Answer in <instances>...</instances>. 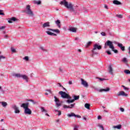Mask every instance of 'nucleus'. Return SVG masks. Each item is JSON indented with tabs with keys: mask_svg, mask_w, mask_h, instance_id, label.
I'll use <instances>...</instances> for the list:
<instances>
[{
	"mask_svg": "<svg viewBox=\"0 0 130 130\" xmlns=\"http://www.w3.org/2000/svg\"><path fill=\"white\" fill-rule=\"evenodd\" d=\"M75 40H76V41L79 40V38H75Z\"/></svg>",
	"mask_w": 130,
	"mask_h": 130,
	"instance_id": "58",
	"label": "nucleus"
},
{
	"mask_svg": "<svg viewBox=\"0 0 130 130\" xmlns=\"http://www.w3.org/2000/svg\"><path fill=\"white\" fill-rule=\"evenodd\" d=\"M99 80H100V81H105V79L104 78H98Z\"/></svg>",
	"mask_w": 130,
	"mask_h": 130,
	"instance_id": "47",
	"label": "nucleus"
},
{
	"mask_svg": "<svg viewBox=\"0 0 130 130\" xmlns=\"http://www.w3.org/2000/svg\"><path fill=\"white\" fill-rule=\"evenodd\" d=\"M102 49V46L101 45H99V44H95L93 46V48L92 50V52L93 54H98V53L95 52L94 50H96L98 49V50H100Z\"/></svg>",
	"mask_w": 130,
	"mask_h": 130,
	"instance_id": "6",
	"label": "nucleus"
},
{
	"mask_svg": "<svg viewBox=\"0 0 130 130\" xmlns=\"http://www.w3.org/2000/svg\"><path fill=\"white\" fill-rule=\"evenodd\" d=\"M81 84L85 88H88V87H89V84H88V83L87 82V81L84 80V79H81Z\"/></svg>",
	"mask_w": 130,
	"mask_h": 130,
	"instance_id": "12",
	"label": "nucleus"
},
{
	"mask_svg": "<svg viewBox=\"0 0 130 130\" xmlns=\"http://www.w3.org/2000/svg\"><path fill=\"white\" fill-rule=\"evenodd\" d=\"M59 94L63 99H68V100H71L72 99V97L64 91H60L59 92Z\"/></svg>",
	"mask_w": 130,
	"mask_h": 130,
	"instance_id": "4",
	"label": "nucleus"
},
{
	"mask_svg": "<svg viewBox=\"0 0 130 130\" xmlns=\"http://www.w3.org/2000/svg\"><path fill=\"white\" fill-rule=\"evenodd\" d=\"M78 51H79V52H82V50H81V49H78Z\"/></svg>",
	"mask_w": 130,
	"mask_h": 130,
	"instance_id": "59",
	"label": "nucleus"
},
{
	"mask_svg": "<svg viewBox=\"0 0 130 130\" xmlns=\"http://www.w3.org/2000/svg\"><path fill=\"white\" fill-rule=\"evenodd\" d=\"M56 122H59V119H57L56 120Z\"/></svg>",
	"mask_w": 130,
	"mask_h": 130,
	"instance_id": "60",
	"label": "nucleus"
},
{
	"mask_svg": "<svg viewBox=\"0 0 130 130\" xmlns=\"http://www.w3.org/2000/svg\"><path fill=\"white\" fill-rule=\"evenodd\" d=\"M58 85H59V87H61V88H63V86L60 83H58Z\"/></svg>",
	"mask_w": 130,
	"mask_h": 130,
	"instance_id": "53",
	"label": "nucleus"
},
{
	"mask_svg": "<svg viewBox=\"0 0 130 130\" xmlns=\"http://www.w3.org/2000/svg\"><path fill=\"white\" fill-rule=\"evenodd\" d=\"M12 21H13V22L17 21V18H16L15 17L11 18L10 20H8V23H13Z\"/></svg>",
	"mask_w": 130,
	"mask_h": 130,
	"instance_id": "20",
	"label": "nucleus"
},
{
	"mask_svg": "<svg viewBox=\"0 0 130 130\" xmlns=\"http://www.w3.org/2000/svg\"><path fill=\"white\" fill-rule=\"evenodd\" d=\"M25 13L27 14V15H28L30 17H33L34 16V13H33V11L31 10V7L30 5H27L26 6V8L25 9Z\"/></svg>",
	"mask_w": 130,
	"mask_h": 130,
	"instance_id": "5",
	"label": "nucleus"
},
{
	"mask_svg": "<svg viewBox=\"0 0 130 130\" xmlns=\"http://www.w3.org/2000/svg\"><path fill=\"white\" fill-rule=\"evenodd\" d=\"M84 107H85V108H87V109H90V104L88 103L85 104L84 105Z\"/></svg>",
	"mask_w": 130,
	"mask_h": 130,
	"instance_id": "29",
	"label": "nucleus"
},
{
	"mask_svg": "<svg viewBox=\"0 0 130 130\" xmlns=\"http://www.w3.org/2000/svg\"><path fill=\"white\" fill-rule=\"evenodd\" d=\"M75 115L76 114L74 113H71L70 114H68L67 116L68 117H75Z\"/></svg>",
	"mask_w": 130,
	"mask_h": 130,
	"instance_id": "25",
	"label": "nucleus"
},
{
	"mask_svg": "<svg viewBox=\"0 0 130 130\" xmlns=\"http://www.w3.org/2000/svg\"><path fill=\"white\" fill-rule=\"evenodd\" d=\"M12 76L13 77H15V78H22L23 80H24V81H25L26 83H28V82H29V77H28V76H27V75H23L20 73H13L12 74Z\"/></svg>",
	"mask_w": 130,
	"mask_h": 130,
	"instance_id": "2",
	"label": "nucleus"
},
{
	"mask_svg": "<svg viewBox=\"0 0 130 130\" xmlns=\"http://www.w3.org/2000/svg\"><path fill=\"white\" fill-rule=\"evenodd\" d=\"M79 99H80V96H79V95H74L73 100H67V101H66V102L67 103H68V104H70V103H74V102H75V100H79Z\"/></svg>",
	"mask_w": 130,
	"mask_h": 130,
	"instance_id": "7",
	"label": "nucleus"
},
{
	"mask_svg": "<svg viewBox=\"0 0 130 130\" xmlns=\"http://www.w3.org/2000/svg\"><path fill=\"white\" fill-rule=\"evenodd\" d=\"M99 127H100V128H102V130H104V127H103V125H99Z\"/></svg>",
	"mask_w": 130,
	"mask_h": 130,
	"instance_id": "49",
	"label": "nucleus"
},
{
	"mask_svg": "<svg viewBox=\"0 0 130 130\" xmlns=\"http://www.w3.org/2000/svg\"><path fill=\"white\" fill-rule=\"evenodd\" d=\"M68 84H69V85H72V84H73V81H69Z\"/></svg>",
	"mask_w": 130,
	"mask_h": 130,
	"instance_id": "51",
	"label": "nucleus"
},
{
	"mask_svg": "<svg viewBox=\"0 0 130 130\" xmlns=\"http://www.w3.org/2000/svg\"><path fill=\"white\" fill-rule=\"evenodd\" d=\"M60 5H64V7H66V8L67 9H69L71 12H73L74 15L77 14V11L75 10V9H74V5H73V4H69L68 2L64 0L63 1H61L60 2Z\"/></svg>",
	"mask_w": 130,
	"mask_h": 130,
	"instance_id": "1",
	"label": "nucleus"
},
{
	"mask_svg": "<svg viewBox=\"0 0 130 130\" xmlns=\"http://www.w3.org/2000/svg\"><path fill=\"white\" fill-rule=\"evenodd\" d=\"M113 70L112 69V67H111V65H110L109 67V73L111 75H113Z\"/></svg>",
	"mask_w": 130,
	"mask_h": 130,
	"instance_id": "21",
	"label": "nucleus"
},
{
	"mask_svg": "<svg viewBox=\"0 0 130 130\" xmlns=\"http://www.w3.org/2000/svg\"><path fill=\"white\" fill-rule=\"evenodd\" d=\"M113 4H114V5H121V3H120V2L117 0H114L113 2Z\"/></svg>",
	"mask_w": 130,
	"mask_h": 130,
	"instance_id": "24",
	"label": "nucleus"
},
{
	"mask_svg": "<svg viewBox=\"0 0 130 130\" xmlns=\"http://www.w3.org/2000/svg\"><path fill=\"white\" fill-rule=\"evenodd\" d=\"M25 114H28V115H31L32 114V111L29 108H27L24 110Z\"/></svg>",
	"mask_w": 130,
	"mask_h": 130,
	"instance_id": "13",
	"label": "nucleus"
},
{
	"mask_svg": "<svg viewBox=\"0 0 130 130\" xmlns=\"http://www.w3.org/2000/svg\"><path fill=\"white\" fill-rule=\"evenodd\" d=\"M75 105H76V104H72L70 106H67L64 105L63 107V108H69L71 109L72 108H74V107H75Z\"/></svg>",
	"mask_w": 130,
	"mask_h": 130,
	"instance_id": "16",
	"label": "nucleus"
},
{
	"mask_svg": "<svg viewBox=\"0 0 130 130\" xmlns=\"http://www.w3.org/2000/svg\"><path fill=\"white\" fill-rule=\"evenodd\" d=\"M128 49L129 50V53H130V47H128Z\"/></svg>",
	"mask_w": 130,
	"mask_h": 130,
	"instance_id": "64",
	"label": "nucleus"
},
{
	"mask_svg": "<svg viewBox=\"0 0 130 130\" xmlns=\"http://www.w3.org/2000/svg\"><path fill=\"white\" fill-rule=\"evenodd\" d=\"M45 115H46L47 116H49V115L48 113H46Z\"/></svg>",
	"mask_w": 130,
	"mask_h": 130,
	"instance_id": "62",
	"label": "nucleus"
},
{
	"mask_svg": "<svg viewBox=\"0 0 130 130\" xmlns=\"http://www.w3.org/2000/svg\"><path fill=\"white\" fill-rule=\"evenodd\" d=\"M20 106L21 107H22L23 108H24L25 110L26 108H28V106H29V103H23L21 104Z\"/></svg>",
	"mask_w": 130,
	"mask_h": 130,
	"instance_id": "17",
	"label": "nucleus"
},
{
	"mask_svg": "<svg viewBox=\"0 0 130 130\" xmlns=\"http://www.w3.org/2000/svg\"><path fill=\"white\" fill-rule=\"evenodd\" d=\"M54 102L56 104V107H59V106H61V104L60 103V102L59 101V99L57 98V97L54 96Z\"/></svg>",
	"mask_w": 130,
	"mask_h": 130,
	"instance_id": "8",
	"label": "nucleus"
},
{
	"mask_svg": "<svg viewBox=\"0 0 130 130\" xmlns=\"http://www.w3.org/2000/svg\"><path fill=\"white\" fill-rule=\"evenodd\" d=\"M24 59H25V60H26V61H28V60H29V57L25 56Z\"/></svg>",
	"mask_w": 130,
	"mask_h": 130,
	"instance_id": "41",
	"label": "nucleus"
},
{
	"mask_svg": "<svg viewBox=\"0 0 130 130\" xmlns=\"http://www.w3.org/2000/svg\"><path fill=\"white\" fill-rule=\"evenodd\" d=\"M116 17H117V18H118L119 19H122V15L121 14H116Z\"/></svg>",
	"mask_w": 130,
	"mask_h": 130,
	"instance_id": "31",
	"label": "nucleus"
},
{
	"mask_svg": "<svg viewBox=\"0 0 130 130\" xmlns=\"http://www.w3.org/2000/svg\"><path fill=\"white\" fill-rule=\"evenodd\" d=\"M13 109L15 110V113H19L20 112V110H19V108L17 107V106L13 105L12 106Z\"/></svg>",
	"mask_w": 130,
	"mask_h": 130,
	"instance_id": "15",
	"label": "nucleus"
},
{
	"mask_svg": "<svg viewBox=\"0 0 130 130\" xmlns=\"http://www.w3.org/2000/svg\"><path fill=\"white\" fill-rule=\"evenodd\" d=\"M28 101H29L30 102H32V103H33V104H37V102L34 101V100H29Z\"/></svg>",
	"mask_w": 130,
	"mask_h": 130,
	"instance_id": "34",
	"label": "nucleus"
},
{
	"mask_svg": "<svg viewBox=\"0 0 130 130\" xmlns=\"http://www.w3.org/2000/svg\"><path fill=\"white\" fill-rule=\"evenodd\" d=\"M105 9H108V6H107V5H105Z\"/></svg>",
	"mask_w": 130,
	"mask_h": 130,
	"instance_id": "56",
	"label": "nucleus"
},
{
	"mask_svg": "<svg viewBox=\"0 0 130 130\" xmlns=\"http://www.w3.org/2000/svg\"><path fill=\"white\" fill-rule=\"evenodd\" d=\"M124 72V73H125V74H126L127 75H128V74H130V71H129V70H125Z\"/></svg>",
	"mask_w": 130,
	"mask_h": 130,
	"instance_id": "33",
	"label": "nucleus"
},
{
	"mask_svg": "<svg viewBox=\"0 0 130 130\" xmlns=\"http://www.w3.org/2000/svg\"><path fill=\"white\" fill-rule=\"evenodd\" d=\"M116 44H117L118 47H119V48H120L122 51H124V50H125V47L123 46V45H122V44L116 43Z\"/></svg>",
	"mask_w": 130,
	"mask_h": 130,
	"instance_id": "10",
	"label": "nucleus"
},
{
	"mask_svg": "<svg viewBox=\"0 0 130 130\" xmlns=\"http://www.w3.org/2000/svg\"><path fill=\"white\" fill-rule=\"evenodd\" d=\"M102 118L100 116H98V119H101Z\"/></svg>",
	"mask_w": 130,
	"mask_h": 130,
	"instance_id": "54",
	"label": "nucleus"
},
{
	"mask_svg": "<svg viewBox=\"0 0 130 130\" xmlns=\"http://www.w3.org/2000/svg\"><path fill=\"white\" fill-rule=\"evenodd\" d=\"M69 30L71 32H73L74 33H76V32H77V29H76L75 27H71L69 29Z\"/></svg>",
	"mask_w": 130,
	"mask_h": 130,
	"instance_id": "23",
	"label": "nucleus"
},
{
	"mask_svg": "<svg viewBox=\"0 0 130 130\" xmlns=\"http://www.w3.org/2000/svg\"><path fill=\"white\" fill-rule=\"evenodd\" d=\"M117 95V96H122V97H127V94L123 91H119Z\"/></svg>",
	"mask_w": 130,
	"mask_h": 130,
	"instance_id": "11",
	"label": "nucleus"
},
{
	"mask_svg": "<svg viewBox=\"0 0 130 130\" xmlns=\"http://www.w3.org/2000/svg\"><path fill=\"white\" fill-rule=\"evenodd\" d=\"M0 104H2L3 107H7L8 106V103L5 102H0Z\"/></svg>",
	"mask_w": 130,
	"mask_h": 130,
	"instance_id": "22",
	"label": "nucleus"
},
{
	"mask_svg": "<svg viewBox=\"0 0 130 130\" xmlns=\"http://www.w3.org/2000/svg\"><path fill=\"white\" fill-rule=\"evenodd\" d=\"M48 30L46 31V33L48 34V35H50V36H56V34L52 32H55V33H57L59 34L60 33V31L58 29H53L51 28L47 29Z\"/></svg>",
	"mask_w": 130,
	"mask_h": 130,
	"instance_id": "3",
	"label": "nucleus"
},
{
	"mask_svg": "<svg viewBox=\"0 0 130 130\" xmlns=\"http://www.w3.org/2000/svg\"><path fill=\"white\" fill-rule=\"evenodd\" d=\"M83 119H84V120H87V118L85 117H83Z\"/></svg>",
	"mask_w": 130,
	"mask_h": 130,
	"instance_id": "57",
	"label": "nucleus"
},
{
	"mask_svg": "<svg viewBox=\"0 0 130 130\" xmlns=\"http://www.w3.org/2000/svg\"><path fill=\"white\" fill-rule=\"evenodd\" d=\"M121 87L122 88H123V89H124V90H125V91H128L129 90V88L125 87V86H124V85H122Z\"/></svg>",
	"mask_w": 130,
	"mask_h": 130,
	"instance_id": "30",
	"label": "nucleus"
},
{
	"mask_svg": "<svg viewBox=\"0 0 130 130\" xmlns=\"http://www.w3.org/2000/svg\"><path fill=\"white\" fill-rule=\"evenodd\" d=\"M34 4H35V5H41V1H34L33 2Z\"/></svg>",
	"mask_w": 130,
	"mask_h": 130,
	"instance_id": "28",
	"label": "nucleus"
},
{
	"mask_svg": "<svg viewBox=\"0 0 130 130\" xmlns=\"http://www.w3.org/2000/svg\"><path fill=\"white\" fill-rule=\"evenodd\" d=\"M4 38H5V39H8V38H9V36H8V35H6L4 36Z\"/></svg>",
	"mask_w": 130,
	"mask_h": 130,
	"instance_id": "50",
	"label": "nucleus"
},
{
	"mask_svg": "<svg viewBox=\"0 0 130 130\" xmlns=\"http://www.w3.org/2000/svg\"><path fill=\"white\" fill-rule=\"evenodd\" d=\"M110 91V88L109 87H107L106 88H102L99 90V92H109Z\"/></svg>",
	"mask_w": 130,
	"mask_h": 130,
	"instance_id": "14",
	"label": "nucleus"
},
{
	"mask_svg": "<svg viewBox=\"0 0 130 130\" xmlns=\"http://www.w3.org/2000/svg\"><path fill=\"white\" fill-rule=\"evenodd\" d=\"M0 15H2V16H5V13L3 12V10H0Z\"/></svg>",
	"mask_w": 130,
	"mask_h": 130,
	"instance_id": "42",
	"label": "nucleus"
},
{
	"mask_svg": "<svg viewBox=\"0 0 130 130\" xmlns=\"http://www.w3.org/2000/svg\"><path fill=\"white\" fill-rule=\"evenodd\" d=\"M55 23L58 28H60V21H59V20H57L55 21Z\"/></svg>",
	"mask_w": 130,
	"mask_h": 130,
	"instance_id": "26",
	"label": "nucleus"
},
{
	"mask_svg": "<svg viewBox=\"0 0 130 130\" xmlns=\"http://www.w3.org/2000/svg\"><path fill=\"white\" fill-rule=\"evenodd\" d=\"M40 49H41V50H43V51H46V52L47 51V50H46L45 49H44L43 47H41Z\"/></svg>",
	"mask_w": 130,
	"mask_h": 130,
	"instance_id": "38",
	"label": "nucleus"
},
{
	"mask_svg": "<svg viewBox=\"0 0 130 130\" xmlns=\"http://www.w3.org/2000/svg\"><path fill=\"white\" fill-rule=\"evenodd\" d=\"M110 49L112 50V51H113L115 53H118V51L114 49V46L113 45V44L110 46Z\"/></svg>",
	"mask_w": 130,
	"mask_h": 130,
	"instance_id": "18",
	"label": "nucleus"
},
{
	"mask_svg": "<svg viewBox=\"0 0 130 130\" xmlns=\"http://www.w3.org/2000/svg\"><path fill=\"white\" fill-rule=\"evenodd\" d=\"M101 35H102V36H106V34L104 32H102L101 33Z\"/></svg>",
	"mask_w": 130,
	"mask_h": 130,
	"instance_id": "43",
	"label": "nucleus"
},
{
	"mask_svg": "<svg viewBox=\"0 0 130 130\" xmlns=\"http://www.w3.org/2000/svg\"><path fill=\"white\" fill-rule=\"evenodd\" d=\"M74 130H78V126H75L74 127Z\"/></svg>",
	"mask_w": 130,
	"mask_h": 130,
	"instance_id": "52",
	"label": "nucleus"
},
{
	"mask_svg": "<svg viewBox=\"0 0 130 130\" xmlns=\"http://www.w3.org/2000/svg\"><path fill=\"white\" fill-rule=\"evenodd\" d=\"M112 44H113L112 42L110 41H107L105 44L104 48H105V49H106V48H107V46H109V48H110V47L112 46Z\"/></svg>",
	"mask_w": 130,
	"mask_h": 130,
	"instance_id": "9",
	"label": "nucleus"
},
{
	"mask_svg": "<svg viewBox=\"0 0 130 130\" xmlns=\"http://www.w3.org/2000/svg\"><path fill=\"white\" fill-rule=\"evenodd\" d=\"M122 61H123V62H126L127 61V59H126V58L125 57H124L123 58Z\"/></svg>",
	"mask_w": 130,
	"mask_h": 130,
	"instance_id": "36",
	"label": "nucleus"
},
{
	"mask_svg": "<svg viewBox=\"0 0 130 130\" xmlns=\"http://www.w3.org/2000/svg\"><path fill=\"white\" fill-rule=\"evenodd\" d=\"M106 52L107 53V54H108V55H110L111 54V52H110V51L107 50Z\"/></svg>",
	"mask_w": 130,
	"mask_h": 130,
	"instance_id": "40",
	"label": "nucleus"
},
{
	"mask_svg": "<svg viewBox=\"0 0 130 130\" xmlns=\"http://www.w3.org/2000/svg\"><path fill=\"white\" fill-rule=\"evenodd\" d=\"M4 29H6V26H3L0 27V30H3Z\"/></svg>",
	"mask_w": 130,
	"mask_h": 130,
	"instance_id": "46",
	"label": "nucleus"
},
{
	"mask_svg": "<svg viewBox=\"0 0 130 130\" xmlns=\"http://www.w3.org/2000/svg\"><path fill=\"white\" fill-rule=\"evenodd\" d=\"M92 43V42H88L87 44H86V47H89V46L90 45H91V44Z\"/></svg>",
	"mask_w": 130,
	"mask_h": 130,
	"instance_id": "35",
	"label": "nucleus"
},
{
	"mask_svg": "<svg viewBox=\"0 0 130 130\" xmlns=\"http://www.w3.org/2000/svg\"><path fill=\"white\" fill-rule=\"evenodd\" d=\"M120 110L121 112H124V109H123V108H120Z\"/></svg>",
	"mask_w": 130,
	"mask_h": 130,
	"instance_id": "48",
	"label": "nucleus"
},
{
	"mask_svg": "<svg viewBox=\"0 0 130 130\" xmlns=\"http://www.w3.org/2000/svg\"><path fill=\"white\" fill-rule=\"evenodd\" d=\"M59 71H60V72H62V69H61V68H60Z\"/></svg>",
	"mask_w": 130,
	"mask_h": 130,
	"instance_id": "63",
	"label": "nucleus"
},
{
	"mask_svg": "<svg viewBox=\"0 0 130 130\" xmlns=\"http://www.w3.org/2000/svg\"><path fill=\"white\" fill-rule=\"evenodd\" d=\"M55 111H57L58 113V115L59 116V115H61V112L60 111H58L57 110H55Z\"/></svg>",
	"mask_w": 130,
	"mask_h": 130,
	"instance_id": "39",
	"label": "nucleus"
},
{
	"mask_svg": "<svg viewBox=\"0 0 130 130\" xmlns=\"http://www.w3.org/2000/svg\"><path fill=\"white\" fill-rule=\"evenodd\" d=\"M41 111L42 112H47V111L44 109V107H42L41 108Z\"/></svg>",
	"mask_w": 130,
	"mask_h": 130,
	"instance_id": "32",
	"label": "nucleus"
},
{
	"mask_svg": "<svg viewBox=\"0 0 130 130\" xmlns=\"http://www.w3.org/2000/svg\"><path fill=\"white\" fill-rule=\"evenodd\" d=\"M6 58V56L1 55L0 56V61L2 60V59H5Z\"/></svg>",
	"mask_w": 130,
	"mask_h": 130,
	"instance_id": "37",
	"label": "nucleus"
},
{
	"mask_svg": "<svg viewBox=\"0 0 130 130\" xmlns=\"http://www.w3.org/2000/svg\"><path fill=\"white\" fill-rule=\"evenodd\" d=\"M75 117H77V118H81L82 117L79 115H75Z\"/></svg>",
	"mask_w": 130,
	"mask_h": 130,
	"instance_id": "45",
	"label": "nucleus"
},
{
	"mask_svg": "<svg viewBox=\"0 0 130 130\" xmlns=\"http://www.w3.org/2000/svg\"><path fill=\"white\" fill-rule=\"evenodd\" d=\"M47 92H49V93H51V90L50 89H48L47 90Z\"/></svg>",
	"mask_w": 130,
	"mask_h": 130,
	"instance_id": "55",
	"label": "nucleus"
},
{
	"mask_svg": "<svg viewBox=\"0 0 130 130\" xmlns=\"http://www.w3.org/2000/svg\"><path fill=\"white\" fill-rule=\"evenodd\" d=\"M11 51L12 52H16V49H15L14 48H13V47L11 48Z\"/></svg>",
	"mask_w": 130,
	"mask_h": 130,
	"instance_id": "44",
	"label": "nucleus"
},
{
	"mask_svg": "<svg viewBox=\"0 0 130 130\" xmlns=\"http://www.w3.org/2000/svg\"><path fill=\"white\" fill-rule=\"evenodd\" d=\"M47 27H50V24H49V22H46L44 23L42 25L43 28H46Z\"/></svg>",
	"mask_w": 130,
	"mask_h": 130,
	"instance_id": "19",
	"label": "nucleus"
},
{
	"mask_svg": "<svg viewBox=\"0 0 130 130\" xmlns=\"http://www.w3.org/2000/svg\"><path fill=\"white\" fill-rule=\"evenodd\" d=\"M113 128H117V129H120L121 128V125L119 124L117 126H113Z\"/></svg>",
	"mask_w": 130,
	"mask_h": 130,
	"instance_id": "27",
	"label": "nucleus"
},
{
	"mask_svg": "<svg viewBox=\"0 0 130 130\" xmlns=\"http://www.w3.org/2000/svg\"><path fill=\"white\" fill-rule=\"evenodd\" d=\"M63 88V89L64 90V91H67V89H66V88H64V87H62Z\"/></svg>",
	"mask_w": 130,
	"mask_h": 130,
	"instance_id": "61",
	"label": "nucleus"
}]
</instances>
